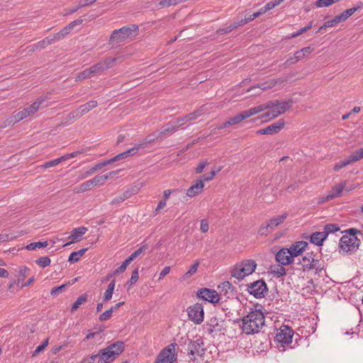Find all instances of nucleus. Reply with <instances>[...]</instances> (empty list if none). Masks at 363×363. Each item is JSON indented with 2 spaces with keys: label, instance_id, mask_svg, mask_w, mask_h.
Wrapping results in <instances>:
<instances>
[{
  "label": "nucleus",
  "instance_id": "obj_41",
  "mask_svg": "<svg viewBox=\"0 0 363 363\" xmlns=\"http://www.w3.org/2000/svg\"><path fill=\"white\" fill-rule=\"evenodd\" d=\"M99 353V359L98 363H111L113 361V359L107 352L101 350Z\"/></svg>",
  "mask_w": 363,
  "mask_h": 363
},
{
  "label": "nucleus",
  "instance_id": "obj_2",
  "mask_svg": "<svg viewBox=\"0 0 363 363\" xmlns=\"http://www.w3.org/2000/svg\"><path fill=\"white\" fill-rule=\"evenodd\" d=\"M293 104L294 101L291 99L286 101L274 100L255 106V109L259 110L257 111V114L268 110L259 117L263 121H267L284 113L291 107Z\"/></svg>",
  "mask_w": 363,
  "mask_h": 363
},
{
  "label": "nucleus",
  "instance_id": "obj_12",
  "mask_svg": "<svg viewBox=\"0 0 363 363\" xmlns=\"http://www.w3.org/2000/svg\"><path fill=\"white\" fill-rule=\"evenodd\" d=\"M247 291L257 298H261L267 294V286L263 280H257L250 284L247 286Z\"/></svg>",
  "mask_w": 363,
  "mask_h": 363
},
{
  "label": "nucleus",
  "instance_id": "obj_59",
  "mask_svg": "<svg viewBox=\"0 0 363 363\" xmlns=\"http://www.w3.org/2000/svg\"><path fill=\"white\" fill-rule=\"evenodd\" d=\"M102 167L99 163L98 164H96L94 167H91L89 169V171L86 172L84 174H83V177L82 178L84 179V178H86L87 177H89L90 174H93L94 172H96L97 170H99V169H101Z\"/></svg>",
  "mask_w": 363,
  "mask_h": 363
},
{
  "label": "nucleus",
  "instance_id": "obj_27",
  "mask_svg": "<svg viewBox=\"0 0 363 363\" xmlns=\"http://www.w3.org/2000/svg\"><path fill=\"white\" fill-rule=\"evenodd\" d=\"M21 281L22 280L21 279H18L17 285L16 286H15V283H16L15 281H13L12 283H11L9 285V289L11 291V292L12 294L16 292L21 288H23L24 286H28L30 284H31L34 281V277H30L26 282H25L24 284H21L20 286L19 284H21Z\"/></svg>",
  "mask_w": 363,
  "mask_h": 363
},
{
  "label": "nucleus",
  "instance_id": "obj_56",
  "mask_svg": "<svg viewBox=\"0 0 363 363\" xmlns=\"http://www.w3.org/2000/svg\"><path fill=\"white\" fill-rule=\"evenodd\" d=\"M49 343V339L47 338L39 346L36 347L35 351L33 352V356H35L38 354L40 352L44 350V349L48 346Z\"/></svg>",
  "mask_w": 363,
  "mask_h": 363
},
{
  "label": "nucleus",
  "instance_id": "obj_48",
  "mask_svg": "<svg viewBox=\"0 0 363 363\" xmlns=\"http://www.w3.org/2000/svg\"><path fill=\"white\" fill-rule=\"evenodd\" d=\"M93 77L90 68L86 69L84 71L79 72L76 77L77 81H81L85 79Z\"/></svg>",
  "mask_w": 363,
  "mask_h": 363
},
{
  "label": "nucleus",
  "instance_id": "obj_15",
  "mask_svg": "<svg viewBox=\"0 0 363 363\" xmlns=\"http://www.w3.org/2000/svg\"><path fill=\"white\" fill-rule=\"evenodd\" d=\"M82 22H83L82 18H79L77 20H75V21L71 22L70 23H69L65 27H64L59 32L52 35L53 38L55 39V42L63 40L66 36H67L72 32V30L74 28V27L82 24Z\"/></svg>",
  "mask_w": 363,
  "mask_h": 363
},
{
  "label": "nucleus",
  "instance_id": "obj_16",
  "mask_svg": "<svg viewBox=\"0 0 363 363\" xmlns=\"http://www.w3.org/2000/svg\"><path fill=\"white\" fill-rule=\"evenodd\" d=\"M82 22H83L82 18H79L77 20H75V21L71 22L70 23H69L65 27H64L59 32L52 35L53 38L55 39V42L63 40L66 36H67L72 32V30L74 28V27L82 24Z\"/></svg>",
  "mask_w": 363,
  "mask_h": 363
},
{
  "label": "nucleus",
  "instance_id": "obj_19",
  "mask_svg": "<svg viewBox=\"0 0 363 363\" xmlns=\"http://www.w3.org/2000/svg\"><path fill=\"white\" fill-rule=\"evenodd\" d=\"M199 298L208 301L212 303L219 301V296L216 291L210 289H201L196 294Z\"/></svg>",
  "mask_w": 363,
  "mask_h": 363
},
{
  "label": "nucleus",
  "instance_id": "obj_24",
  "mask_svg": "<svg viewBox=\"0 0 363 363\" xmlns=\"http://www.w3.org/2000/svg\"><path fill=\"white\" fill-rule=\"evenodd\" d=\"M223 327V321L218 320L216 317L211 318L206 324V329L208 333L219 332Z\"/></svg>",
  "mask_w": 363,
  "mask_h": 363
},
{
  "label": "nucleus",
  "instance_id": "obj_51",
  "mask_svg": "<svg viewBox=\"0 0 363 363\" xmlns=\"http://www.w3.org/2000/svg\"><path fill=\"white\" fill-rule=\"evenodd\" d=\"M147 249L146 245H143L140 248H138L137 250H135L134 252H133L128 258L127 259L131 262L134 259H135L137 257L140 255L145 250Z\"/></svg>",
  "mask_w": 363,
  "mask_h": 363
},
{
  "label": "nucleus",
  "instance_id": "obj_55",
  "mask_svg": "<svg viewBox=\"0 0 363 363\" xmlns=\"http://www.w3.org/2000/svg\"><path fill=\"white\" fill-rule=\"evenodd\" d=\"M312 25H313V21H311L308 26L303 27V28H300L297 32L292 33L291 35V38H294L298 37V35L306 32L307 30H310L312 28Z\"/></svg>",
  "mask_w": 363,
  "mask_h": 363
},
{
  "label": "nucleus",
  "instance_id": "obj_38",
  "mask_svg": "<svg viewBox=\"0 0 363 363\" xmlns=\"http://www.w3.org/2000/svg\"><path fill=\"white\" fill-rule=\"evenodd\" d=\"M204 111L203 109V107H201L200 108L197 109L196 111L187 114L185 116L186 121H195L201 116L203 115Z\"/></svg>",
  "mask_w": 363,
  "mask_h": 363
},
{
  "label": "nucleus",
  "instance_id": "obj_6",
  "mask_svg": "<svg viewBox=\"0 0 363 363\" xmlns=\"http://www.w3.org/2000/svg\"><path fill=\"white\" fill-rule=\"evenodd\" d=\"M177 344L171 343L164 347L157 354L154 363H173L177 359Z\"/></svg>",
  "mask_w": 363,
  "mask_h": 363
},
{
  "label": "nucleus",
  "instance_id": "obj_60",
  "mask_svg": "<svg viewBox=\"0 0 363 363\" xmlns=\"http://www.w3.org/2000/svg\"><path fill=\"white\" fill-rule=\"evenodd\" d=\"M112 313H113V311L110 308V309L106 311L105 312H104L103 313H101L99 317V320L100 321H105V320H109L112 316Z\"/></svg>",
  "mask_w": 363,
  "mask_h": 363
},
{
  "label": "nucleus",
  "instance_id": "obj_28",
  "mask_svg": "<svg viewBox=\"0 0 363 363\" xmlns=\"http://www.w3.org/2000/svg\"><path fill=\"white\" fill-rule=\"evenodd\" d=\"M284 121L279 120L277 122L272 123L267 127V135H273L280 131L284 126Z\"/></svg>",
  "mask_w": 363,
  "mask_h": 363
},
{
  "label": "nucleus",
  "instance_id": "obj_45",
  "mask_svg": "<svg viewBox=\"0 0 363 363\" xmlns=\"http://www.w3.org/2000/svg\"><path fill=\"white\" fill-rule=\"evenodd\" d=\"M64 161H65V158H62V157H60L55 160L45 162L43 165H41V167L44 168V169L50 168L52 167L57 166Z\"/></svg>",
  "mask_w": 363,
  "mask_h": 363
},
{
  "label": "nucleus",
  "instance_id": "obj_7",
  "mask_svg": "<svg viewBox=\"0 0 363 363\" xmlns=\"http://www.w3.org/2000/svg\"><path fill=\"white\" fill-rule=\"evenodd\" d=\"M360 244L361 240L357 237L344 235L340 240L339 247L342 252L348 253L357 251Z\"/></svg>",
  "mask_w": 363,
  "mask_h": 363
},
{
  "label": "nucleus",
  "instance_id": "obj_31",
  "mask_svg": "<svg viewBox=\"0 0 363 363\" xmlns=\"http://www.w3.org/2000/svg\"><path fill=\"white\" fill-rule=\"evenodd\" d=\"M157 138V136L155 133L149 135L141 143L135 144V146L138 147V150L147 147L148 145L152 143Z\"/></svg>",
  "mask_w": 363,
  "mask_h": 363
},
{
  "label": "nucleus",
  "instance_id": "obj_13",
  "mask_svg": "<svg viewBox=\"0 0 363 363\" xmlns=\"http://www.w3.org/2000/svg\"><path fill=\"white\" fill-rule=\"evenodd\" d=\"M189 320L195 324H200L203 320V308L201 303H195L187 308Z\"/></svg>",
  "mask_w": 363,
  "mask_h": 363
},
{
  "label": "nucleus",
  "instance_id": "obj_61",
  "mask_svg": "<svg viewBox=\"0 0 363 363\" xmlns=\"http://www.w3.org/2000/svg\"><path fill=\"white\" fill-rule=\"evenodd\" d=\"M208 164V162L206 160L201 161L199 162V164L197 165V167H196L195 172L196 174H201L203 171L204 168Z\"/></svg>",
  "mask_w": 363,
  "mask_h": 363
},
{
  "label": "nucleus",
  "instance_id": "obj_14",
  "mask_svg": "<svg viewBox=\"0 0 363 363\" xmlns=\"http://www.w3.org/2000/svg\"><path fill=\"white\" fill-rule=\"evenodd\" d=\"M299 264L302 266L303 270H309L311 269H316V270H321L322 267L318 265L319 260L315 258L313 252H307L299 260Z\"/></svg>",
  "mask_w": 363,
  "mask_h": 363
},
{
  "label": "nucleus",
  "instance_id": "obj_39",
  "mask_svg": "<svg viewBox=\"0 0 363 363\" xmlns=\"http://www.w3.org/2000/svg\"><path fill=\"white\" fill-rule=\"evenodd\" d=\"M48 243L47 241H39L31 242L26 246V249L28 250H35L38 248L46 247Z\"/></svg>",
  "mask_w": 363,
  "mask_h": 363
},
{
  "label": "nucleus",
  "instance_id": "obj_11",
  "mask_svg": "<svg viewBox=\"0 0 363 363\" xmlns=\"http://www.w3.org/2000/svg\"><path fill=\"white\" fill-rule=\"evenodd\" d=\"M294 330L287 325H282L277 330L275 341L281 344V347L289 345L292 342Z\"/></svg>",
  "mask_w": 363,
  "mask_h": 363
},
{
  "label": "nucleus",
  "instance_id": "obj_53",
  "mask_svg": "<svg viewBox=\"0 0 363 363\" xmlns=\"http://www.w3.org/2000/svg\"><path fill=\"white\" fill-rule=\"evenodd\" d=\"M177 128H179V125H174V124L168 123L166 125V127H164V128H162L160 130L159 134L160 135H165L167 133H174V132L176 131Z\"/></svg>",
  "mask_w": 363,
  "mask_h": 363
},
{
  "label": "nucleus",
  "instance_id": "obj_10",
  "mask_svg": "<svg viewBox=\"0 0 363 363\" xmlns=\"http://www.w3.org/2000/svg\"><path fill=\"white\" fill-rule=\"evenodd\" d=\"M190 359L194 361L196 357H203L205 354L204 342L201 337L195 340H191L188 345Z\"/></svg>",
  "mask_w": 363,
  "mask_h": 363
},
{
  "label": "nucleus",
  "instance_id": "obj_5",
  "mask_svg": "<svg viewBox=\"0 0 363 363\" xmlns=\"http://www.w3.org/2000/svg\"><path fill=\"white\" fill-rule=\"evenodd\" d=\"M256 267L257 264L253 259H246L235 265L232 269L231 274L237 279L241 280L252 274Z\"/></svg>",
  "mask_w": 363,
  "mask_h": 363
},
{
  "label": "nucleus",
  "instance_id": "obj_35",
  "mask_svg": "<svg viewBox=\"0 0 363 363\" xmlns=\"http://www.w3.org/2000/svg\"><path fill=\"white\" fill-rule=\"evenodd\" d=\"M54 43H55V40L53 38L52 35H51L46 37L45 38L38 41L36 43V46L38 47V50H42V49L45 48L46 46L50 45Z\"/></svg>",
  "mask_w": 363,
  "mask_h": 363
},
{
  "label": "nucleus",
  "instance_id": "obj_36",
  "mask_svg": "<svg viewBox=\"0 0 363 363\" xmlns=\"http://www.w3.org/2000/svg\"><path fill=\"white\" fill-rule=\"evenodd\" d=\"M199 264V259H196V261H194V264L190 267L189 269L184 274V279H189L192 275H194L197 272Z\"/></svg>",
  "mask_w": 363,
  "mask_h": 363
},
{
  "label": "nucleus",
  "instance_id": "obj_44",
  "mask_svg": "<svg viewBox=\"0 0 363 363\" xmlns=\"http://www.w3.org/2000/svg\"><path fill=\"white\" fill-rule=\"evenodd\" d=\"M87 300V295L86 294H82L81 295L77 301L73 303L72 308H71V312L73 313L75 311L77 308H79V306L85 303Z\"/></svg>",
  "mask_w": 363,
  "mask_h": 363
},
{
  "label": "nucleus",
  "instance_id": "obj_20",
  "mask_svg": "<svg viewBox=\"0 0 363 363\" xmlns=\"http://www.w3.org/2000/svg\"><path fill=\"white\" fill-rule=\"evenodd\" d=\"M125 349V342L123 341L118 340L106 348L102 349V351H106L111 356L113 360L118 357Z\"/></svg>",
  "mask_w": 363,
  "mask_h": 363
},
{
  "label": "nucleus",
  "instance_id": "obj_25",
  "mask_svg": "<svg viewBox=\"0 0 363 363\" xmlns=\"http://www.w3.org/2000/svg\"><path fill=\"white\" fill-rule=\"evenodd\" d=\"M204 184L201 179L196 180V183L191 186L186 191V195L189 197H194L201 194L203 189Z\"/></svg>",
  "mask_w": 363,
  "mask_h": 363
},
{
  "label": "nucleus",
  "instance_id": "obj_43",
  "mask_svg": "<svg viewBox=\"0 0 363 363\" xmlns=\"http://www.w3.org/2000/svg\"><path fill=\"white\" fill-rule=\"evenodd\" d=\"M223 169L222 167H219L216 169H212L209 174H203L200 179L203 180V182L211 181L215 176Z\"/></svg>",
  "mask_w": 363,
  "mask_h": 363
},
{
  "label": "nucleus",
  "instance_id": "obj_37",
  "mask_svg": "<svg viewBox=\"0 0 363 363\" xmlns=\"http://www.w3.org/2000/svg\"><path fill=\"white\" fill-rule=\"evenodd\" d=\"M86 250L87 248H83L79 250V251L72 252L69 256L68 261L72 263L79 261L80 257L84 254V252Z\"/></svg>",
  "mask_w": 363,
  "mask_h": 363
},
{
  "label": "nucleus",
  "instance_id": "obj_42",
  "mask_svg": "<svg viewBox=\"0 0 363 363\" xmlns=\"http://www.w3.org/2000/svg\"><path fill=\"white\" fill-rule=\"evenodd\" d=\"M351 163L359 161L361 159L363 158V147L356 150L355 152H352L349 157H348Z\"/></svg>",
  "mask_w": 363,
  "mask_h": 363
},
{
  "label": "nucleus",
  "instance_id": "obj_21",
  "mask_svg": "<svg viewBox=\"0 0 363 363\" xmlns=\"http://www.w3.org/2000/svg\"><path fill=\"white\" fill-rule=\"evenodd\" d=\"M88 229L86 227H79L74 228L69 236V239H71V241L65 244L63 247H66L69 245L70 244L78 242L81 240L82 237L86 233Z\"/></svg>",
  "mask_w": 363,
  "mask_h": 363
},
{
  "label": "nucleus",
  "instance_id": "obj_52",
  "mask_svg": "<svg viewBox=\"0 0 363 363\" xmlns=\"http://www.w3.org/2000/svg\"><path fill=\"white\" fill-rule=\"evenodd\" d=\"M35 262L42 268L49 266L51 260L48 257H42L35 260Z\"/></svg>",
  "mask_w": 363,
  "mask_h": 363
},
{
  "label": "nucleus",
  "instance_id": "obj_33",
  "mask_svg": "<svg viewBox=\"0 0 363 363\" xmlns=\"http://www.w3.org/2000/svg\"><path fill=\"white\" fill-rule=\"evenodd\" d=\"M116 281L113 280L108 285V288L104 294L103 300L104 301H108L111 299L113 291L115 289Z\"/></svg>",
  "mask_w": 363,
  "mask_h": 363
},
{
  "label": "nucleus",
  "instance_id": "obj_32",
  "mask_svg": "<svg viewBox=\"0 0 363 363\" xmlns=\"http://www.w3.org/2000/svg\"><path fill=\"white\" fill-rule=\"evenodd\" d=\"M138 151V147H137L135 145L133 147L115 156L114 160H116V161H118L119 160L125 159L129 156H132L136 154Z\"/></svg>",
  "mask_w": 363,
  "mask_h": 363
},
{
  "label": "nucleus",
  "instance_id": "obj_47",
  "mask_svg": "<svg viewBox=\"0 0 363 363\" xmlns=\"http://www.w3.org/2000/svg\"><path fill=\"white\" fill-rule=\"evenodd\" d=\"M357 9H358V8H355V7L348 9L344 11L342 13H341L338 16L342 22V21H345V20H347L349 17H350Z\"/></svg>",
  "mask_w": 363,
  "mask_h": 363
},
{
  "label": "nucleus",
  "instance_id": "obj_18",
  "mask_svg": "<svg viewBox=\"0 0 363 363\" xmlns=\"http://www.w3.org/2000/svg\"><path fill=\"white\" fill-rule=\"evenodd\" d=\"M258 110L255 109V107L250 108L247 110L243 111L238 114L230 117L228 119V123L230 125H233L240 123L242 121L257 114Z\"/></svg>",
  "mask_w": 363,
  "mask_h": 363
},
{
  "label": "nucleus",
  "instance_id": "obj_26",
  "mask_svg": "<svg viewBox=\"0 0 363 363\" xmlns=\"http://www.w3.org/2000/svg\"><path fill=\"white\" fill-rule=\"evenodd\" d=\"M346 186V182L343 181L336 185H335L330 191L327 196V199L330 200L336 197H339L342 195V191Z\"/></svg>",
  "mask_w": 363,
  "mask_h": 363
},
{
  "label": "nucleus",
  "instance_id": "obj_9",
  "mask_svg": "<svg viewBox=\"0 0 363 363\" xmlns=\"http://www.w3.org/2000/svg\"><path fill=\"white\" fill-rule=\"evenodd\" d=\"M117 59V57H107L90 67L93 77L99 76L106 69L113 67Z\"/></svg>",
  "mask_w": 363,
  "mask_h": 363
},
{
  "label": "nucleus",
  "instance_id": "obj_63",
  "mask_svg": "<svg viewBox=\"0 0 363 363\" xmlns=\"http://www.w3.org/2000/svg\"><path fill=\"white\" fill-rule=\"evenodd\" d=\"M66 284H62L59 286L54 287L50 291V294L53 296H58L62 291L64 288H65Z\"/></svg>",
  "mask_w": 363,
  "mask_h": 363
},
{
  "label": "nucleus",
  "instance_id": "obj_46",
  "mask_svg": "<svg viewBox=\"0 0 363 363\" xmlns=\"http://www.w3.org/2000/svg\"><path fill=\"white\" fill-rule=\"evenodd\" d=\"M238 25L237 24L236 21H235L232 24L225 27L222 28L218 30L217 33L219 35H224L225 33H230L234 29L238 28Z\"/></svg>",
  "mask_w": 363,
  "mask_h": 363
},
{
  "label": "nucleus",
  "instance_id": "obj_23",
  "mask_svg": "<svg viewBox=\"0 0 363 363\" xmlns=\"http://www.w3.org/2000/svg\"><path fill=\"white\" fill-rule=\"evenodd\" d=\"M308 243L305 241H298L294 243L289 248H287L289 254L294 258L299 255L307 247Z\"/></svg>",
  "mask_w": 363,
  "mask_h": 363
},
{
  "label": "nucleus",
  "instance_id": "obj_4",
  "mask_svg": "<svg viewBox=\"0 0 363 363\" xmlns=\"http://www.w3.org/2000/svg\"><path fill=\"white\" fill-rule=\"evenodd\" d=\"M44 101L45 99L40 97L29 106L24 108L22 110H18V111L13 112L12 116L8 119V124H15L22 121L23 119L32 116L39 110L40 106L43 104Z\"/></svg>",
  "mask_w": 363,
  "mask_h": 363
},
{
  "label": "nucleus",
  "instance_id": "obj_58",
  "mask_svg": "<svg viewBox=\"0 0 363 363\" xmlns=\"http://www.w3.org/2000/svg\"><path fill=\"white\" fill-rule=\"evenodd\" d=\"M342 233H345V235H347V236L351 237H357L356 235L357 234L362 235V232L360 230L353 228L347 229L345 231L342 232Z\"/></svg>",
  "mask_w": 363,
  "mask_h": 363
},
{
  "label": "nucleus",
  "instance_id": "obj_62",
  "mask_svg": "<svg viewBox=\"0 0 363 363\" xmlns=\"http://www.w3.org/2000/svg\"><path fill=\"white\" fill-rule=\"evenodd\" d=\"M130 263V262L126 259L119 267L115 269L114 274L123 273Z\"/></svg>",
  "mask_w": 363,
  "mask_h": 363
},
{
  "label": "nucleus",
  "instance_id": "obj_64",
  "mask_svg": "<svg viewBox=\"0 0 363 363\" xmlns=\"http://www.w3.org/2000/svg\"><path fill=\"white\" fill-rule=\"evenodd\" d=\"M138 278H139L138 269H135L132 272L131 277H130V280L128 281V283H129L130 285H132V284H135L138 281Z\"/></svg>",
  "mask_w": 363,
  "mask_h": 363
},
{
  "label": "nucleus",
  "instance_id": "obj_40",
  "mask_svg": "<svg viewBox=\"0 0 363 363\" xmlns=\"http://www.w3.org/2000/svg\"><path fill=\"white\" fill-rule=\"evenodd\" d=\"M271 273L280 277L286 274V269L283 266L276 264L271 267Z\"/></svg>",
  "mask_w": 363,
  "mask_h": 363
},
{
  "label": "nucleus",
  "instance_id": "obj_29",
  "mask_svg": "<svg viewBox=\"0 0 363 363\" xmlns=\"http://www.w3.org/2000/svg\"><path fill=\"white\" fill-rule=\"evenodd\" d=\"M326 233L316 232L311 235V242L317 246H321L323 241L327 238Z\"/></svg>",
  "mask_w": 363,
  "mask_h": 363
},
{
  "label": "nucleus",
  "instance_id": "obj_22",
  "mask_svg": "<svg viewBox=\"0 0 363 363\" xmlns=\"http://www.w3.org/2000/svg\"><path fill=\"white\" fill-rule=\"evenodd\" d=\"M276 260L282 265H287L294 260L292 256L289 254L287 248L281 249L276 254Z\"/></svg>",
  "mask_w": 363,
  "mask_h": 363
},
{
  "label": "nucleus",
  "instance_id": "obj_30",
  "mask_svg": "<svg viewBox=\"0 0 363 363\" xmlns=\"http://www.w3.org/2000/svg\"><path fill=\"white\" fill-rule=\"evenodd\" d=\"M116 174V172H111L108 174H106V175H96V177H94L93 179H91V184H92L93 186H97V185H101L105 183V182L106 181V179H108V178L109 177H111L112 174Z\"/></svg>",
  "mask_w": 363,
  "mask_h": 363
},
{
  "label": "nucleus",
  "instance_id": "obj_50",
  "mask_svg": "<svg viewBox=\"0 0 363 363\" xmlns=\"http://www.w3.org/2000/svg\"><path fill=\"white\" fill-rule=\"evenodd\" d=\"M92 187H93V185H92L91 179H90V180H88V181L82 183V184H80L77 187V189L76 191L77 193L84 192V191H86L91 189Z\"/></svg>",
  "mask_w": 363,
  "mask_h": 363
},
{
  "label": "nucleus",
  "instance_id": "obj_17",
  "mask_svg": "<svg viewBox=\"0 0 363 363\" xmlns=\"http://www.w3.org/2000/svg\"><path fill=\"white\" fill-rule=\"evenodd\" d=\"M98 103L96 101H89V102L80 106L77 109L69 113V118L72 119L79 118L94 108L96 107Z\"/></svg>",
  "mask_w": 363,
  "mask_h": 363
},
{
  "label": "nucleus",
  "instance_id": "obj_34",
  "mask_svg": "<svg viewBox=\"0 0 363 363\" xmlns=\"http://www.w3.org/2000/svg\"><path fill=\"white\" fill-rule=\"evenodd\" d=\"M342 22L339 16H335L332 20L328 21L323 23V26H321L317 32H320L323 30L325 29L326 28L333 27L334 26H336L339 23Z\"/></svg>",
  "mask_w": 363,
  "mask_h": 363
},
{
  "label": "nucleus",
  "instance_id": "obj_3",
  "mask_svg": "<svg viewBox=\"0 0 363 363\" xmlns=\"http://www.w3.org/2000/svg\"><path fill=\"white\" fill-rule=\"evenodd\" d=\"M139 34V27L135 24H130L120 29L114 30L109 38L110 44L117 45L128 39H133Z\"/></svg>",
  "mask_w": 363,
  "mask_h": 363
},
{
  "label": "nucleus",
  "instance_id": "obj_57",
  "mask_svg": "<svg viewBox=\"0 0 363 363\" xmlns=\"http://www.w3.org/2000/svg\"><path fill=\"white\" fill-rule=\"evenodd\" d=\"M254 18H252V14H246L244 18H242L240 20L235 21L238 26H243L252 21H253Z\"/></svg>",
  "mask_w": 363,
  "mask_h": 363
},
{
  "label": "nucleus",
  "instance_id": "obj_8",
  "mask_svg": "<svg viewBox=\"0 0 363 363\" xmlns=\"http://www.w3.org/2000/svg\"><path fill=\"white\" fill-rule=\"evenodd\" d=\"M287 213L276 216L269 220L266 224L260 226L258 233L260 235H267L272 232L278 225L282 223L288 216Z\"/></svg>",
  "mask_w": 363,
  "mask_h": 363
},
{
  "label": "nucleus",
  "instance_id": "obj_49",
  "mask_svg": "<svg viewBox=\"0 0 363 363\" xmlns=\"http://www.w3.org/2000/svg\"><path fill=\"white\" fill-rule=\"evenodd\" d=\"M339 230H340V227L337 224L330 223V224H327L325 225L324 231H323V232L326 233L325 234L328 236L330 233H335V232L338 231Z\"/></svg>",
  "mask_w": 363,
  "mask_h": 363
},
{
  "label": "nucleus",
  "instance_id": "obj_1",
  "mask_svg": "<svg viewBox=\"0 0 363 363\" xmlns=\"http://www.w3.org/2000/svg\"><path fill=\"white\" fill-rule=\"evenodd\" d=\"M264 323L262 306L257 304L242 318V330L247 335L258 333L264 327Z\"/></svg>",
  "mask_w": 363,
  "mask_h": 363
},
{
  "label": "nucleus",
  "instance_id": "obj_54",
  "mask_svg": "<svg viewBox=\"0 0 363 363\" xmlns=\"http://www.w3.org/2000/svg\"><path fill=\"white\" fill-rule=\"evenodd\" d=\"M350 164H351V162H350L349 158L347 157V158L336 163L333 167V169H334V171L337 172V171L340 170V169H342Z\"/></svg>",
  "mask_w": 363,
  "mask_h": 363
}]
</instances>
